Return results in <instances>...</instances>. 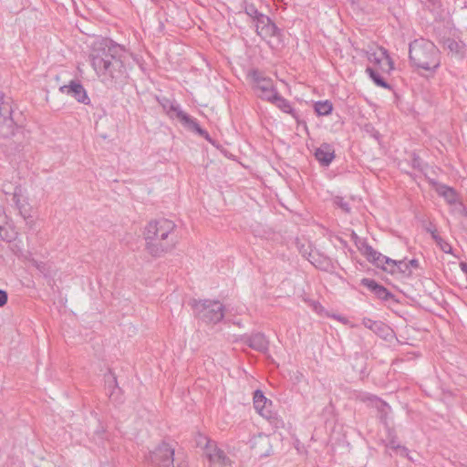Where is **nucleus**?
Instances as JSON below:
<instances>
[{"label": "nucleus", "instance_id": "nucleus-1", "mask_svg": "<svg viewBox=\"0 0 467 467\" xmlns=\"http://www.w3.org/2000/svg\"><path fill=\"white\" fill-rule=\"evenodd\" d=\"M124 48L110 39L93 44L89 60L96 74L104 83L116 82L125 77Z\"/></svg>", "mask_w": 467, "mask_h": 467}, {"label": "nucleus", "instance_id": "nucleus-2", "mask_svg": "<svg viewBox=\"0 0 467 467\" xmlns=\"http://www.w3.org/2000/svg\"><path fill=\"white\" fill-rule=\"evenodd\" d=\"M13 109L0 92V145L9 155L23 154L28 150V132L15 124L12 118Z\"/></svg>", "mask_w": 467, "mask_h": 467}, {"label": "nucleus", "instance_id": "nucleus-3", "mask_svg": "<svg viewBox=\"0 0 467 467\" xmlns=\"http://www.w3.org/2000/svg\"><path fill=\"white\" fill-rule=\"evenodd\" d=\"M175 229V223L169 219L160 218L149 222L143 232L147 252L159 257L172 250L177 243Z\"/></svg>", "mask_w": 467, "mask_h": 467}, {"label": "nucleus", "instance_id": "nucleus-4", "mask_svg": "<svg viewBox=\"0 0 467 467\" xmlns=\"http://www.w3.org/2000/svg\"><path fill=\"white\" fill-rule=\"evenodd\" d=\"M369 63L366 67V73L373 83L380 88L391 89V86L385 80V76L390 75L394 69V63L388 51L383 47H377L366 52Z\"/></svg>", "mask_w": 467, "mask_h": 467}, {"label": "nucleus", "instance_id": "nucleus-5", "mask_svg": "<svg viewBox=\"0 0 467 467\" xmlns=\"http://www.w3.org/2000/svg\"><path fill=\"white\" fill-rule=\"evenodd\" d=\"M410 59L413 65L427 71H435L441 65V54L431 41L420 38L410 44Z\"/></svg>", "mask_w": 467, "mask_h": 467}, {"label": "nucleus", "instance_id": "nucleus-6", "mask_svg": "<svg viewBox=\"0 0 467 467\" xmlns=\"http://www.w3.org/2000/svg\"><path fill=\"white\" fill-rule=\"evenodd\" d=\"M191 305L195 315L207 324H217L224 317V306L218 300H192Z\"/></svg>", "mask_w": 467, "mask_h": 467}, {"label": "nucleus", "instance_id": "nucleus-7", "mask_svg": "<svg viewBox=\"0 0 467 467\" xmlns=\"http://www.w3.org/2000/svg\"><path fill=\"white\" fill-rule=\"evenodd\" d=\"M157 100L170 118H177L186 128L206 139L208 138V132L199 126L195 119L185 113L174 100L166 97L157 98Z\"/></svg>", "mask_w": 467, "mask_h": 467}, {"label": "nucleus", "instance_id": "nucleus-8", "mask_svg": "<svg viewBox=\"0 0 467 467\" xmlns=\"http://www.w3.org/2000/svg\"><path fill=\"white\" fill-rule=\"evenodd\" d=\"M359 251L369 262L373 263L377 267H380L384 271L389 273L396 272V265L400 267V265H406L403 260L396 261L383 255L367 243H363L361 244Z\"/></svg>", "mask_w": 467, "mask_h": 467}, {"label": "nucleus", "instance_id": "nucleus-9", "mask_svg": "<svg viewBox=\"0 0 467 467\" xmlns=\"http://www.w3.org/2000/svg\"><path fill=\"white\" fill-rule=\"evenodd\" d=\"M250 77L254 82V89L258 97L267 101L276 98L278 92L275 88L271 78L265 77L257 70L252 71Z\"/></svg>", "mask_w": 467, "mask_h": 467}, {"label": "nucleus", "instance_id": "nucleus-10", "mask_svg": "<svg viewBox=\"0 0 467 467\" xmlns=\"http://www.w3.org/2000/svg\"><path fill=\"white\" fill-rule=\"evenodd\" d=\"M147 461L152 467H175L174 449L163 442L150 453Z\"/></svg>", "mask_w": 467, "mask_h": 467}, {"label": "nucleus", "instance_id": "nucleus-11", "mask_svg": "<svg viewBox=\"0 0 467 467\" xmlns=\"http://www.w3.org/2000/svg\"><path fill=\"white\" fill-rule=\"evenodd\" d=\"M205 457L208 460L209 467H233L232 461L223 450L217 447L214 441H207Z\"/></svg>", "mask_w": 467, "mask_h": 467}, {"label": "nucleus", "instance_id": "nucleus-12", "mask_svg": "<svg viewBox=\"0 0 467 467\" xmlns=\"http://www.w3.org/2000/svg\"><path fill=\"white\" fill-rule=\"evenodd\" d=\"M255 27L257 35L263 39L278 36L280 35V29L270 17L265 15L259 16V19L255 22Z\"/></svg>", "mask_w": 467, "mask_h": 467}, {"label": "nucleus", "instance_id": "nucleus-13", "mask_svg": "<svg viewBox=\"0 0 467 467\" xmlns=\"http://www.w3.org/2000/svg\"><path fill=\"white\" fill-rule=\"evenodd\" d=\"M60 91L73 97L78 102L85 105L90 102L86 89L78 81H70L68 85L62 86Z\"/></svg>", "mask_w": 467, "mask_h": 467}, {"label": "nucleus", "instance_id": "nucleus-14", "mask_svg": "<svg viewBox=\"0 0 467 467\" xmlns=\"http://www.w3.org/2000/svg\"><path fill=\"white\" fill-rule=\"evenodd\" d=\"M358 399L363 401L367 402L369 405L375 407L379 412V419L382 421H386L387 417L390 411V407L383 400L379 399L378 397L374 395H370L368 393L361 394Z\"/></svg>", "mask_w": 467, "mask_h": 467}, {"label": "nucleus", "instance_id": "nucleus-15", "mask_svg": "<svg viewBox=\"0 0 467 467\" xmlns=\"http://www.w3.org/2000/svg\"><path fill=\"white\" fill-rule=\"evenodd\" d=\"M314 155L321 166L327 167L336 157L335 149L329 143H322L315 150Z\"/></svg>", "mask_w": 467, "mask_h": 467}, {"label": "nucleus", "instance_id": "nucleus-16", "mask_svg": "<svg viewBox=\"0 0 467 467\" xmlns=\"http://www.w3.org/2000/svg\"><path fill=\"white\" fill-rule=\"evenodd\" d=\"M272 401L267 400L261 390H255L254 393V407L255 410L265 418L271 417Z\"/></svg>", "mask_w": 467, "mask_h": 467}, {"label": "nucleus", "instance_id": "nucleus-17", "mask_svg": "<svg viewBox=\"0 0 467 467\" xmlns=\"http://www.w3.org/2000/svg\"><path fill=\"white\" fill-rule=\"evenodd\" d=\"M244 343L251 348L260 352H265L268 350L269 342L265 336L262 333H255L251 336H246L244 337Z\"/></svg>", "mask_w": 467, "mask_h": 467}, {"label": "nucleus", "instance_id": "nucleus-18", "mask_svg": "<svg viewBox=\"0 0 467 467\" xmlns=\"http://www.w3.org/2000/svg\"><path fill=\"white\" fill-rule=\"evenodd\" d=\"M361 284L371 290L379 298L382 300H389L391 297V294L386 287L379 285L375 280L369 278H363Z\"/></svg>", "mask_w": 467, "mask_h": 467}, {"label": "nucleus", "instance_id": "nucleus-19", "mask_svg": "<svg viewBox=\"0 0 467 467\" xmlns=\"http://www.w3.org/2000/svg\"><path fill=\"white\" fill-rule=\"evenodd\" d=\"M270 102L276 105L278 109H280L283 112L290 114L293 118H297L296 111L293 109L290 102L281 97L278 93L276 94V98H274Z\"/></svg>", "mask_w": 467, "mask_h": 467}, {"label": "nucleus", "instance_id": "nucleus-20", "mask_svg": "<svg viewBox=\"0 0 467 467\" xmlns=\"http://www.w3.org/2000/svg\"><path fill=\"white\" fill-rule=\"evenodd\" d=\"M437 192L449 204H455L458 202L457 193L451 187L441 185L437 188Z\"/></svg>", "mask_w": 467, "mask_h": 467}, {"label": "nucleus", "instance_id": "nucleus-21", "mask_svg": "<svg viewBox=\"0 0 467 467\" xmlns=\"http://www.w3.org/2000/svg\"><path fill=\"white\" fill-rule=\"evenodd\" d=\"M362 324L365 327L372 330L378 335L383 334L387 328V327L381 321L372 320L368 317H364L362 319Z\"/></svg>", "mask_w": 467, "mask_h": 467}, {"label": "nucleus", "instance_id": "nucleus-22", "mask_svg": "<svg viewBox=\"0 0 467 467\" xmlns=\"http://www.w3.org/2000/svg\"><path fill=\"white\" fill-rule=\"evenodd\" d=\"M333 106L328 100L317 101L315 104V111L319 116H327L332 112Z\"/></svg>", "mask_w": 467, "mask_h": 467}, {"label": "nucleus", "instance_id": "nucleus-23", "mask_svg": "<svg viewBox=\"0 0 467 467\" xmlns=\"http://www.w3.org/2000/svg\"><path fill=\"white\" fill-rule=\"evenodd\" d=\"M21 190L16 189L13 194V201L16 203V207L19 209L20 213L26 218L28 215V211L26 210V203L25 200H21Z\"/></svg>", "mask_w": 467, "mask_h": 467}, {"label": "nucleus", "instance_id": "nucleus-24", "mask_svg": "<svg viewBox=\"0 0 467 467\" xmlns=\"http://www.w3.org/2000/svg\"><path fill=\"white\" fill-rule=\"evenodd\" d=\"M431 236L439 245V247L447 254L451 252V246L446 241H444L441 236H439L435 232H431Z\"/></svg>", "mask_w": 467, "mask_h": 467}, {"label": "nucleus", "instance_id": "nucleus-25", "mask_svg": "<svg viewBox=\"0 0 467 467\" xmlns=\"http://www.w3.org/2000/svg\"><path fill=\"white\" fill-rule=\"evenodd\" d=\"M245 14L252 17L254 22L259 19V16H263L264 14L260 13L257 8L254 5H247L244 8Z\"/></svg>", "mask_w": 467, "mask_h": 467}, {"label": "nucleus", "instance_id": "nucleus-26", "mask_svg": "<svg viewBox=\"0 0 467 467\" xmlns=\"http://www.w3.org/2000/svg\"><path fill=\"white\" fill-rule=\"evenodd\" d=\"M334 203L341 208L344 212L346 213H349L350 212V206H349V203L344 200V198L342 197H336L334 199Z\"/></svg>", "mask_w": 467, "mask_h": 467}, {"label": "nucleus", "instance_id": "nucleus-27", "mask_svg": "<svg viewBox=\"0 0 467 467\" xmlns=\"http://www.w3.org/2000/svg\"><path fill=\"white\" fill-rule=\"evenodd\" d=\"M388 448L392 449L393 451H397L398 449L400 447V445L396 441L395 437H391L387 444Z\"/></svg>", "mask_w": 467, "mask_h": 467}, {"label": "nucleus", "instance_id": "nucleus-28", "mask_svg": "<svg viewBox=\"0 0 467 467\" xmlns=\"http://www.w3.org/2000/svg\"><path fill=\"white\" fill-rule=\"evenodd\" d=\"M8 299L7 293L2 289H0V307L4 306Z\"/></svg>", "mask_w": 467, "mask_h": 467}, {"label": "nucleus", "instance_id": "nucleus-29", "mask_svg": "<svg viewBox=\"0 0 467 467\" xmlns=\"http://www.w3.org/2000/svg\"><path fill=\"white\" fill-rule=\"evenodd\" d=\"M397 452L400 455H401L403 457H407L408 459L412 461V459L409 455V450L406 447L400 445V447L398 449Z\"/></svg>", "mask_w": 467, "mask_h": 467}, {"label": "nucleus", "instance_id": "nucleus-30", "mask_svg": "<svg viewBox=\"0 0 467 467\" xmlns=\"http://www.w3.org/2000/svg\"><path fill=\"white\" fill-rule=\"evenodd\" d=\"M333 318L338 320L339 322H341L343 324H348L349 323L348 319L347 317H342V316H336V315H334Z\"/></svg>", "mask_w": 467, "mask_h": 467}, {"label": "nucleus", "instance_id": "nucleus-31", "mask_svg": "<svg viewBox=\"0 0 467 467\" xmlns=\"http://www.w3.org/2000/svg\"><path fill=\"white\" fill-rule=\"evenodd\" d=\"M407 263H408L409 268H410V266L414 267V268L419 267V261L417 259H412Z\"/></svg>", "mask_w": 467, "mask_h": 467}, {"label": "nucleus", "instance_id": "nucleus-32", "mask_svg": "<svg viewBox=\"0 0 467 467\" xmlns=\"http://www.w3.org/2000/svg\"><path fill=\"white\" fill-rule=\"evenodd\" d=\"M406 265H400V267L399 265H396V269H399L400 272L402 273H405L409 270V267H408V263L403 261Z\"/></svg>", "mask_w": 467, "mask_h": 467}, {"label": "nucleus", "instance_id": "nucleus-33", "mask_svg": "<svg viewBox=\"0 0 467 467\" xmlns=\"http://www.w3.org/2000/svg\"><path fill=\"white\" fill-rule=\"evenodd\" d=\"M461 267L463 272H467V265L465 263H462Z\"/></svg>", "mask_w": 467, "mask_h": 467}]
</instances>
